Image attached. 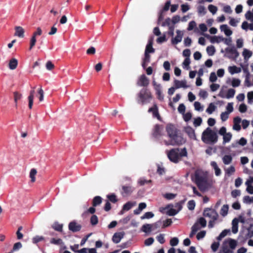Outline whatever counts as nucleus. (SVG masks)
Instances as JSON below:
<instances>
[{
	"label": "nucleus",
	"instance_id": "f257e3e1",
	"mask_svg": "<svg viewBox=\"0 0 253 253\" xmlns=\"http://www.w3.org/2000/svg\"><path fill=\"white\" fill-rule=\"evenodd\" d=\"M202 140L206 144H214L218 141L216 132L208 127L202 133Z\"/></svg>",
	"mask_w": 253,
	"mask_h": 253
},
{
	"label": "nucleus",
	"instance_id": "f03ea898",
	"mask_svg": "<svg viewBox=\"0 0 253 253\" xmlns=\"http://www.w3.org/2000/svg\"><path fill=\"white\" fill-rule=\"evenodd\" d=\"M179 152V148H173L169 151H167V155L169 160L174 163L179 162L181 157H186L187 156V152L186 148H183Z\"/></svg>",
	"mask_w": 253,
	"mask_h": 253
},
{
	"label": "nucleus",
	"instance_id": "7ed1b4c3",
	"mask_svg": "<svg viewBox=\"0 0 253 253\" xmlns=\"http://www.w3.org/2000/svg\"><path fill=\"white\" fill-rule=\"evenodd\" d=\"M137 102L142 105L148 103L152 98V95L150 91L146 88L141 89L137 95Z\"/></svg>",
	"mask_w": 253,
	"mask_h": 253
},
{
	"label": "nucleus",
	"instance_id": "20e7f679",
	"mask_svg": "<svg viewBox=\"0 0 253 253\" xmlns=\"http://www.w3.org/2000/svg\"><path fill=\"white\" fill-rule=\"evenodd\" d=\"M253 237V224H250L246 229H243L240 232L238 240L242 243H245L248 239Z\"/></svg>",
	"mask_w": 253,
	"mask_h": 253
},
{
	"label": "nucleus",
	"instance_id": "39448f33",
	"mask_svg": "<svg viewBox=\"0 0 253 253\" xmlns=\"http://www.w3.org/2000/svg\"><path fill=\"white\" fill-rule=\"evenodd\" d=\"M195 182L201 190H205L208 187L207 177L197 172L195 173Z\"/></svg>",
	"mask_w": 253,
	"mask_h": 253
},
{
	"label": "nucleus",
	"instance_id": "423d86ee",
	"mask_svg": "<svg viewBox=\"0 0 253 253\" xmlns=\"http://www.w3.org/2000/svg\"><path fill=\"white\" fill-rule=\"evenodd\" d=\"M185 139L182 137V135L177 133L176 134L170 138L169 143L167 141H166L165 143L166 145H171L172 146H179L185 143Z\"/></svg>",
	"mask_w": 253,
	"mask_h": 253
},
{
	"label": "nucleus",
	"instance_id": "0eeeda50",
	"mask_svg": "<svg viewBox=\"0 0 253 253\" xmlns=\"http://www.w3.org/2000/svg\"><path fill=\"white\" fill-rule=\"evenodd\" d=\"M203 215L213 220H217L218 217V214L216 211L210 208L205 209L204 211Z\"/></svg>",
	"mask_w": 253,
	"mask_h": 253
},
{
	"label": "nucleus",
	"instance_id": "6e6552de",
	"mask_svg": "<svg viewBox=\"0 0 253 253\" xmlns=\"http://www.w3.org/2000/svg\"><path fill=\"white\" fill-rule=\"evenodd\" d=\"M225 51L228 55L227 56L230 59H236L239 55V53L234 47H227Z\"/></svg>",
	"mask_w": 253,
	"mask_h": 253
},
{
	"label": "nucleus",
	"instance_id": "1a4fd4ad",
	"mask_svg": "<svg viewBox=\"0 0 253 253\" xmlns=\"http://www.w3.org/2000/svg\"><path fill=\"white\" fill-rule=\"evenodd\" d=\"M149 84L148 78L144 75H141L138 78L137 85L140 86L146 87Z\"/></svg>",
	"mask_w": 253,
	"mask_h": 253
},
{
	"label": "nucleus",
	"instance_id": "9d476101",
	"mask_svg": "<svg viewBox=\"0 0 253 253\" xmlns=\"http://www.w3.org/2000/svg\"><path fill=\"white\" fill-rule=\"evenodd\" d=\"M68 228L69 230L73 232H77L81 230L82 225L77 223L76 221H73L69 223Z\"/></svg>",
	"mask_w": 253,
	"mask_h": 253
},
{
	"label": "nucleus",
	"instance_id": "9b49d317",
	"mask_svg": "<svg viewBox=\"0 0 253 253\" xmlns=\"http://www.w3.org/2000/svg\"><path fill=\"white\" fill-rule=\"evenodd\" d=\"M163 127L162 125L157 124L153 128L152 135L155 138H158L162 135Z\"/></svg>",
	"mask_w": 253,
	"mask_h": 253
},
{
	"label": "nucleus",
	"instance_id": "f8f14e48",
	"mask_svg": "<svg viewBox=\"0 0 253 253\" xmlns=\"http://www.w3.org/2000/svg\"><path fill=\"white\" fill-rule=\"evenodd\" d=\"M166 130L169 138L176 134L177 132V129L173 125H169L167 126Z\"/></svg>",
	"mask_w": 253,
	"mask_h": 253
},
{
	"label": "nucleus",
	"instance_id": "ddd939ff",
	"mask_svg": "<svg viewBox=\"0 0 253 253\" xmlns=\"http://www.w3.org/2000/svg\"><path fill=\"white\" fill-rule=\"evenodd\" d=\"M134 190V188L130 185H124L122 186L121 194L123 197L130 195Z\"/></svg>",
	"mask_w": 253,
	"mask_h": 253
},
{
	"label": "nucleus",
	"instance_id": "4468645a",
	"mask_svg": "<svg viewBox=\"0 0 253 253\" xmlns=\"http://www.w3.org/2000/svg\"><path fill=\"white\" fill-rule=\"evenodd\" d=\"M176 33L177 34L176 36L171 39V43L174 45L181 42L183 35L182 32L179 30H177Z\"/></svg>",
	"mask_w": 253,
	"mask_h": 253
},
{
	"label": "nucleus",
	"instance_id": "2eb2a0df",
	"mask_svg": "<svg viewBox=\"0 0 253 253\" xmlns=\"http://www.w3.org/2000/svg\"><path fill=\"white\" fill-rule=\"evenodd\" d=\"M125 233L124 232H116L112 237V241L115 244L119 243L124 237Z\"/></svg>",
	"mask_w": 253,
	"mask_h": 253
},
{
	"label": "nucleus",
	"instance_id": "dca6fc26",
	"mask_svg": "<svg viewBox=\"0 0 253 253\" xmlns=\"http://www.w3.org/2000/svg\"><path fill=\"white\" fill-rule=\"evenodd\" d=\"M185 132L188 135L190 138L193 140H196V136L195 134V130L192 127L190 126L186 127L185 128Z\"/></svg>",
	"mask_w": 253,
	"mask_h": 253
},
{
	"label": "nucleus",
	"instance_id": "f3484780",
	"mask_svg": "<svg viewBox=\"0 0 253 253\" xmlns=\"http://www.w3.org/2000/svg\"><path fill=\"white\" fill-rule=\"evenodd\" d=\"M148 112H152L154 117L157 118L158 120H160L161 117L159 113L158 108L156 104H154L152 107L148 109Z\"/></svg>",
	"mask_w": 253,
	"mask_h": 253
},
{
	"label": "nucleus",
	"instance_id": "a211bd4d",
	"mask_svg": "<svg viewBox=\"0 0 253 253\" xmlns=\"http://www.w3.org/2000/svg\"><path fill=\"white\" fill-rule=\"evenodd\" d=\"M241 119L239 117H236L234 118V125H233V129L237 130L239 131L241 130V127L240 125V123H241Z\"/></svg>",
	"mask_w": 253,
	"mask_h": 253
},
{
	"label": "nucleus",
	"instance_id": "6ab92c4d",
	"mask_svg": "<svg viewBox=\"0 0 253 253\" xmlns=\"http://www.w3.org/2000/svg\"><path fill=\"white\" fill-rule=\"evenodd\" d=\"M15 32L14 36H17L19 38H23L24 36V30L20 26H16L15 27Z\"/></svg>",
	"mask_w": 253,
	"mask_h": 253
},
{
	"label": "nucleus",
	"instance_id": "aec40b11",
	"mask_svg": "<svg viewBox=\"0 0 253 253\" xmlns=\"http://www.w3.org/2000/svg\"><path fill=\"white\" fill-rule=\"evenodd\" d=\"M153 43V40L149 39L148 43L146 46L145 53L149 54L150 53H154L155 52V49L152 46Z\"/></svg>",
	"mask_w": 253,
	"mask_h": 253
},
{
	"label": "nucleus",
	"instance_id": "412c9836",
	"mask_svg": "<svg viewBox=\"0 0 253 253\" xmlns=\"http://www.w3.org/2000/svg\"><path fill=\"white\" fill-rule=\"evenodd\" d=\"M174 83L176 88H179L180 87L187 88L188 87L186 85V82L185 81H180L177 80H175Z\"/></svg>",
	"mask_w": 253,
	"mask_h": 253
},
{
	"label": "nucleus",
	"instance_id": "4be33fe9",
	"mask_svg": "<svg viewBox=\"0 0 253 253\" xmlns=\"http://www.w3.org/2000/svg\"><path fill=\"white\" fill-rule=\"evenodd\" d=\"M35 93V87L32 89L30 92V95L28 96V101H29V109H32L33 104V99L34 97V94Z\"/></svg>",
	"mask_w": 253,
	"mask_h": 253
},
{
	"label": "nucleus",
	"instance_id": "5701e85b",
	"mask_svg": "<svg viewBox=\"0 0 253 253\" xmlns=\"http://www.w3.org/2000/svg\"><path fill=\"white\" fill-rule=\"evenodd\" d=\"M253 182L252 178L250 177L245 183L246 185L247 186L246 190L250 194H253V186L252 185Z\"/></svg>",
	"mask_w": 253,
	"mask_h": 253
},
{
	"label": "nucleus",
	"instance_id": "b1692460",
	"mask_svg": "<svg viewBox=\"0 0 253 253\" xmlns=\"http://www.w3.org/2000/svg\"><path fill=\"white\" fill-rule=\"evenodd\" d=\"M220 29L224 32L227 36H230L232 34V31L229 28L227 25H222L220 26Z\"/></svg>",
	"mask_w": 253,
	"mask_h": 253
},
{
	"label": "nucleus",
	"instance_id": "393cba45",
	"mask_svg": "<svg viewBox=\"0 0 253 253\" xmlns=\"http://www.w3.org/2000/svg\"><path fill=\"white\" fill-rule=\"evenodd\" d=\"M78 253H97L95 248H83L77 251Z\"/></svg>",
	"mask_w": 253,
	"mask_h": 253
},
{
	"label": "nucleus",
	"instance_id": "a878e982",
	"mask_svg": "<svg viewBox=\"0 0 253 253\" xmlns=\"http://www.w3.org/2000/svg\"><path fill=\"white\" fill-rule=\"evenodd\" d=\"M211 165L214 169L215 174L216 176H219L221 174V169L218 168L217 163L214 161H212L211 163Z\"/></svg>",
	"mask_w": 253,
	"mask_h": 253
},
{
	"label": "nucleus",
	"instance_id": "bb28decb",
	"mask_svg": "<svg viewBox=\"0 0 253 253\" xmlns=\"http://www.w3.org/2000/svg\"><path fill=\"white\" fill-rule=\"evenodd\" d=\"M150 61V55L149 53H144V58L143 59L142 63V66L143 68H145L147 65V64Z\"/></svg>",
	"mask_w": 253,
	"mask_h": 253
},
{
	"label": "nucleus",
	"instance_id": "cd10ccee",
	"mask_svg": "<svg viewBox=\"0 0 253 253\" xmlns=\"http://www.w3.org/2000/svg\"><path fill=\"white\" fill-rule=\"evenodd\" d=\"M102 202V198L99 196L94 197L92 200V206L93 207H96L101 204Z\"/></svg>",
	"mask_w": 253,
	"mask_h": 253
},
{
	"label": "nucleus",
	"instance_id": "c85d7f7f",
	"mask_svg": "<svg viewBox=\"0 0 253 253\" xmlns=\"http://www.w3.org/2000/svg\"><path fill=\"white\" fill-rule=\"evenodd\" d=\"M141 231L146 233H150L152 231V225L151 224H145L142 225Z\"/></svg>",
	"mask_w": 253,
	"mask_h": 253
},
{
	"label": "nucleus",
	"instance_id": "c756f323",
	"mask_svg": "<svg viewBox=\"0 0 253 253\" xmlns=\"http://www.w3.org/2000/svg\"><path fill=\"white\" fill-rule=\"evenodd\" d=\"M228 71L232 75L239 73L241 71V68L237 67L236 66H229L228 67Z\"/></svg>",
	"mask_w": 253,
	"mask_h": 253
},
{
	"label": "nucleus",
	"instance_id": "7c9ffc66",
	"mask_svg": "<svg viewBox=\"0 0 253 253\" xmlns=\"http://www.w3.org/2000/svg\"><path fill=\"white\" fill-rule=\"evenodd\" d=\"M18 65V61L15 58L11 59L9 63V68L11 70H14L16 68Z\"/></svg>",
	"mask_w": 253,
	"mask_h": 253
},
{
	"label": "nucleus",
	"instance_id": "2f4dec72",
	"mask_svg": "<svg viewBox=\"0 0 253 253\" xmlns=\"http://www.w3.org/2000/svg\"><path fill=\"white\" fill-rule=\"evenodd\" d=\"M52 228L55 231L58 232H62L63 230V224H59L58 222H55L52 225Z\"/></svg>",
	"mask_w": 253,
	"mask_h": 253
},
{
	"label": "nucleus",
	"instance_id": "473e14b6",
	"mask_svg": "<svg viewBox=\"0 0 253 253\" xmlns=\"http://www.w3.org/2000/svg\"><path fill=\"white\" fill-rule=\"evenodd\" d=\"M107 198L108 199V201H109V202H110L114 204L116 203L118 201L116 195L114 193L107 195Z\"/></svg>",
	"mask_w": 253,
	"mask_h": 253
},
{
	"label": "nucleus",
	"instance_id": "72a5a7b5",
	"mask_svg": "<svg viewBox=\"0 0 253 253\" xmlns=\"http://www.w3.org/2000/svg\"><path fill=\"white\" fill-rule=\"evenodd\" d=\"M228 243L230 249L232 250L235 249L237 245V241L231 238H229L228 240Z\"/></svg>",
	"mask_w": 253,
	"mask_h": 253
},
{
	"label": "nucleus",
	"instance_id": "f704fd0d",
	"mask_svg": "<svg viewBox=\"0 0 253 253\" xmlns=\"http://www.w3.org/2000/svg\"><path fill=\"white\" fill-rule=\"evenodd\" d=\"M222 160L225 165H228L231 163L232 157L230 155H226L223 157Z\"/></svg>",
	"mask_w": 253,
	"mask_h": 253
},
{
	"label": "nucleus",
	"instance_id": "c9c22d12",
	"mask_svg": "<svg viewBox=\"0 0 253 253\" xmlns=\"http://www.w3.org/2000/svg\"><path fill=\"white\" fill-rule=\"evenodd\" d=\"M229 207L228 205H224L220 210V213L224 216L227 215Z\"/></svg>",
	"mask_w": 253,
	"mask_h": 253
},
{
	"label": "nucleus",
	"instance_id": "e433bc0d",
	"mask_svg": "<svg viewBox=\"0 0 253 253\" xmlns=\"http://www.w3.org/2000/svg\"><path fill=\"white\" fill-rule=\"evenodd\" d=\"M243 55L245 60L248 59L252 56V52L247 49H244L243 52Z\"/></svg>",
	"mask_w": 253,
	"mask_h": 253
},
{
	"label": "nucleus",
	"instance_id": "4c0bfd02",
	"mask_svg": "<svg viewBox=\"0 0 253 253\" xmlns=\"http://www.w3.org/2000/svg\"><path fill=\"white\" fill-rule=\"evenodd\" d=\"M224 40V38H223L222 37H217V36H213L211 38V42L212 43H219L221 42H223Z\"/></svg>",
	"mask_w": 253,
	"mask_h": 253
},
{
	"label": "nucleus",
	"instance_id": "58836bf2",
	"mask_svg": "<svg viewBox=\"0 0 253 253\" xmlns=\"http://www.w3.org/2000/svg\"><path fill=\"white\" fill-rule=\"evenodd\" d=\"M37 173V170L35 169H32L30 172V177L32 182H34L36 180L35 176Z\"/></svg>",
	"mask_w": 253,
	"mask_h": 253
},
{
	"label": "nucleus",
	"instance_id": "ea45409f",
	"mask_svg": "<svg viewBox=\"0 0 253 253\" xmlns=\"http://www.w3.org/2000/svg\"><path fill=\"white\" fill-rule=\"evenodd\" d=\"M229 229H224L223 230L220 234L219 235V236L217 237V239L218 240H221L223 238L225 237L228 233L230 232Z\"/></svg>",
	"mask_w": 253,
	"mask_h": 253
},
{
	"label": "nucleus",
	"instance_id": "a19ab883",
	"mask_svg": "<svg viewBox=\"0 0 253 253\" xmlns=\"http://www.w3.org/2000/svg\"><path fill=\"white\" fill-rule=\"evenodd\" d=\"M235 93V90L233 88H230L228 90L225 97L227 98H233Z\"/></svg>",
	"mask_w": 253,
	"mask_h": 253
},
{
	"label": "nucleus",
	"instance_id": "79ce46f5",
	"mask_svg": "<svg viewBox=\"0 0 253 253\" xmlns=\"http://www.w3.org/2000/svg\"><path fill=\"white\" fill-rule=\"evenodd\" d=\"M207 52L209 55L212 56L215 52V49L213 45L209 46L207 47Z\"/></svg>",
	"mask_w": 253,
	"mask_h": 253
},
{
	"label": "nucleus",
	"instance_id": "37998d69",
	"mask_svg": "<svg viewBox=\"0 0 253 253\" xmlns=\"http://www.w3.org/2000/svg\"><path fill=\"white\" fill-rule=\"evenodd\" d=\"M223 136V143L229 142L232 138V134L230 132H228Z\"/></svg>",
	"mask_w": 253,
	"mask_h": 253
},
{
	"label": "nucleus",
	"instance_id": "c03bdc74",
	"mask_svg": "<svg viewBox=\"0 0 253 253\" xmlns=\"http://www.w3.org/2000/svg\"><path fill=\"white\" fill-rule=\"evenodd\" d=\"M215 108L216 107L214 106V105L212 103H211L207 109L206 112L208 113L211 114L215 110Z\"/></svg>",
	"mask_w": 253,
	"mask_h": 253
},
{
	"label": "nucleus",
	"instance_id": "a18cd8bd",
	"mask_svg": "<svg viewBox=\"0 0 253 253\" xmlns=\"http://www.w3.org/2000/svg\"><path fill=\"white\" fill-rule=\"evenodd\" d=\"M154 216V214L152 212H146L145 214L141 217V219H149L152 218Z\"/></svg>",
	"mask_w": 253,
	"mask_h": 253
},
{
	"label": "nucleus",
	"instance_id": "49530a36",
	"mask_svg": "<svg viewBox=\"0 0 253 253\" xmlns=\"http://www.w3.org/2000/svg\"><path fill=\"white\" fill-rule=\"evenodd\" d=\"M50 243L54 245H60L63 243V241L61 239L52 238L50 241Z\"/></svg>",
	"mask_w": 253,
	"mask_h": 253
},
{
	"label": "nucleus",
	"instance_id": "de8ad7c7",
	"mask_svg": "<svg viewBox=\"0 0 253 253\" xmlns=\"http://www.w3.org/2000/svg\"><path fill=\"white\" fill-rule=\"evenodd\" d=\"M185 200H181L175 204L174 207L177 208L176 211H178V212L182 209V205L184 203Z\"/></svg>",
	"mask_w": 253,
	"mask_h": 253
},
{
	"label": "nucleus",
	"instance_id": "09e8293b",
	"mask_svg": "<svg viewBox=\"0 0 253 253\" xmlns=\"http://www.w3.org/2000/svg\"><path fill=\"white\" fill-rule=\"evenodd\" d=\"M133 206V205L130 202L126 203L123 207V210L127 211L129 210Z\"/></svg>",
	"mask_w": 253,
	"mask_h": 253
},
{
	"label": "nucleus",
	"instance_id": "8fccbe9b",
	"mask_svg": "<svg viewBox=\"0 0 253 253\" xmlns=\"http://www.w3.org/2000/svg\"><path fill=\"white\" fill-rule=\"evenodd\" d=\"M151 224L152 225V231L155 230L159 228L161 226L162 221L160 220H159V221H157L156 222H155L153 224Z\"/></svg>",
	"mask_w": 253,
	"mask_h": 253
},
{
	"label": "nucleus",
	"instance_id": "3c124183",
	"mask_svg": "<svg viewBox=\"0 0 253 253\" xmlns=\"http://www.w3.org/2000/svg\"><path fill=\"white\" fill-rule=\"evenodd\" d=\"M197 223L200 224L202 227H205L207 225V221L204 217H200Z\"/></svg>",
	"mask_w": 253,
	"mask_h": 253
},
{
	"label": "nucleus",
	"instance_id": "603ef678",
	"mask_svg": "<svg viewBox=\"0 0 253 253\" xmlns=\"http://www.w3.org/2000/svg\"><path fill=\"white\" fill-rule=\"evenodd\" d=\"M44 237L42 236H36L33 238V243L34 244H37L39 242L44 240Z\"/></svg>",
	"mask_w": 253,
	"mask_h": 253
},
{
	"label": "nucleus",
	"instance_id": "864d4df0",
	"mask_svg": "<svg viewBox=\"0 0 253 253\" xmlns=\"http://www.w3.org/2000/svg\"><path fill=\"white\" fill-rule=\"evenodd\" d=\"M36 41H37L36 37L33 35L31 39V40H30V47H29L30 50H31L32 48L35 45Z\"/></svg>",
	"mask_w": 253,
	"mask_h": 253
},
{
	"label": "nucleus",
	"instance_id": "5fc2aeb1",
	"mask_svg": "<svg viewBox=\"0 0 253 253\" xmlns=\"http://www.w3.org/2000/svg\"><path fill=\"white\" fill-rule=\"evenodd\" d=\"M98 217L95 215H93L90 218V223L92 225H95L98 223Z\"/></svg>",
	"mask_w": 253,
	"mask_h": 253
},
{
	"label": "nucleus",
	"instance_id": "6e6d98bb",
	"mask_svg": "<svg viewBox=\"0 0 253 253\" xmlns=\"http://www.w3.org/2000/svg\"><path fill=\"white\" fill-rule=\"evenodd\" d=\"M241 81L238 79H233L232 85L234 87H238L240 85Z\"/></svg>",
	"mask_w": 253,
	"mask_h": 253
},
{
	"label": "nucleus",
	"instance_id": "4d7b16f0",
	"mask_svg": "<svg viewBox=\"0 0 253 253\" xmlns=\"http://www.w3.org/2000/svg\"><path fill=\"white\" fill-rule=\"evenodd\" d=\"M198 12L199 14L205 15L207 11L205 7L203 5H200L198 7Z\"/></svg>",
	"mask_w": 253,
	"mask_h": 253
},
{
	"label": "nucleus",
	"instance_id": "13d9d810",
	"mask_svg": "<svg viewBox=\"0 0 253 253\" xmlns=\"http://www.w3.org/2000/svg\"><path fill=\"white\" fill-rule=\"evenodd\" d=\"M195 207V203L194 200H190L188 202L187 207L189 210H193Z\"/></svg>",
	"mask_w": 253,
	"mask_h": 253
},
{
	"label": "nucleus",
	"instance_id": "bf43d9fd",
	"mask_svg": "<svg viewBox=\"0 0 253 253\" xmlns=\"http://www.w3.org/2000/svg\"><path fill=\"white\" fill-rule=\"evenodd\" d=\"M178 212V211H176L175 209L171 208L167 211V214L169 216H173L176 215Z\"/></svg>",
	"mask_w": 253,
	"mask_h": 253
},
{
	"label": "nucleus",
	"instance_id": "052dcab7",
	"mask_svg": "<svg viewBox=\"0 0 253 253\" xmlns=\"http://www.w3.org/2000/svg\"><path fill=\"white\" fill-rule=\"evenodd\" d=\"M190 64V58H186L183 62V66L184 67L186 68L187 69H189L190 68V67H189Z\"/></svg>",
	"mask_w": 253,
	"mask_h": 253
},
{
	"label": "nucleus",
	"instance_id": "680f3d73",
	"mask_svg": "<svg viewBox=\"0 0 253 253\" xmlns=\"http://www.w3.org/2000/svg\"><path fill=\"white\" fill-rule=\"evenodd\" d=\"M208 9L209 11L213 14H215L217 10V7L212 4H210L209 5Z\"/></svg>",
	"mask_w": 253,
	"mask_h": 253
},
{
	"label": "nucleus",
	"instance_id": "e2e57ef3",
	"mask_svg": "<svg viewBox=\"0 0 253 253\" xmlns=\"http://www.w3.org/2000/svg\"><path fill=\"white\" fill-rule=\"evenodd\" d=\"M202 122V118L201 117H198L194 120L193 124H194V126L197 127L198 126H200L201 125Z\"/></svg>",
	"mask_w": 253,
	"mask_h": 253
},
{
	"label": "nucleus",
	"instance_id": "0e129e2a",
	"mask_svg": "<svg viewBox=\"0 0 253 253\" xmlns=\"http://www.w3.org/2000/svg\"><path fill=\"white\" fill-rule=\"evenodd\" d=\"M191 118H192V114L191 113L187 112L185 114L184 113L183 119L185 122H188L189 121H190L191 120Z\"/></svg>",
	"mask_w": 253,
	"mask_h": 253
},
{
	"label": "nucleus",
	"instance_id": "69168bd1",
	"mask_svg": "<svg viewBox=\"0 0 253 253\" xmlns=\"http://www.w3.org/2000/svg\"><path fill=\"white\" fill-rule=\"evenodd\" d=\"M172 223V220L171 219H167L163 221V224L162 226L163 228H165L169 225H170Z\"/></svg>",
	"mask_w": 253,
	"mask_h": 253
},
{
	"label": "nucleus",
	"instance_id": "338daca9",
	"mask_svg": "<svg viewBox=\"0 0 253 253\" xmlns=\"http://www.w3.org/2000/svg\"><path fill=\"white\" fill-rule=\"evenodd\" d=\"M178 239L176 237H174L170 239V245L173 247L175 246L178 244Z\"/></svg>",
	"mask_w": 253,
	"mask_h": 253
},
{
	"label": "nucleus",
	"instance_id": "774afa93",
	"mask_svg": "<svg viewBox=\"0 0 253 253\" xmlns=\"http://www.w3.org/2000/svg\"><path fill=\"white\" fill-rule=\"evenodd\" d=\"M243 201L246 203H253V197H250L249 196H245L243 198Z\"/></svg>",
	"mask_w": 253,
	"mask_h": 253
}]
</instances>
